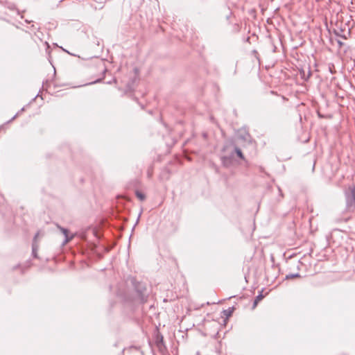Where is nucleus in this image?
I'll list each match as a JSON object with an SVG mask.
<instances>
[{"mask_svg":"<svg viewBox=\"0 0 355 355\" xmlns=\"http://www.w3.org/2000/svg\"><path fill=\"white\" fill-rule=\"evenodd\" d=\"M39 236V233H37L36 235H35V239H36L37 238V236Z\"/></svg>","mask_w":355,"mask_h":355,"instance_id":"7","label":"nucleus"},{"mask_svg":"<svg viewBox=\"0 0 355 355\" xmlns=\"http://www.w3.org/2000/svg\"><path fill=\"white\" fill-rule=\"evenodd\" d=\"M58 228L60 230V231L64 234V236H66V241H65V243H68L70 240L72 239L73 238V236L69 237V235H68V230L63 228V227H61L60 226H58Z\"/></svg>","mask_w":355,"mask_h":355,"instance_id":"2","label":"nucleus"},{"mask_svg":"<svg viewBox=\"0 0 355 355\" xmlns=\"http://www.w3.org/2000/svg\"><path fill=\"white\" fill-rule=\"evenodd\" d=\"M234 309L233 307L232 308H229L226 310H224L223 311V314L227 317V318H229L232 315L233 311H234Z\"/></svg>","mask_w":355,"mask_h":355,"instance_id":"4","label":"nucleus"},{"mask_svg":"<svg viewBox=\"0 0 355 355\" xmlns=\"http://www.w3.org/2000/svg\"><path fill=\"white\" fill-rule=\"evenodd\" d=\"M347 204L349 208L355 209V188L349 187L347 196Z\"/></svg>","mask_w":355,"mask_h":355,"instance_id":"1","label":"nucleus"},{"mask_svg":"<svg viewBox=\"0 0 355 355\" xmlns=\"http://www.w3.org/2000/svg\"><path fill=\"white\" fill-rule=\"evenodd\" d=\"M136 196L141 200L143 201L146 199V196L139 191H136Z\"/></svg>","mask_w":355,"mask_h":355,"instance_id":"5","label":"nucleus"},{"mask_svg":"<svg viewBox=\"0 0 355 355\" xmlns=\"http://www.w3.org/2000/svg\"><path fill=\"white\" fill-rule=\"evenodd\" d=\"M235 151H236V153L237 154V155H238L240 158H241V159H243V153H242V152H241V149H239V148H236L235 149Z\"/></svg>","mask_w":355,"mask_h":355,"instance_id":"6","label":"nucleus"},{"mask_svg":"<svg viewBox=\"0 0 355 355\" xmlns=\"http://www.w3.org/2000/svg\"><path fill=\"white\" fill-rule=\"evenodd\" d=\"M263 298V296L262 294H260L258 296L256 297L254 301V304H253V306H252V309H255L256 306H257L258 303L261 301Z\"/></svg>","mask_w":355,"mask_h":355,"instance_id":"3","label":"nucleus"}]
</instances>
